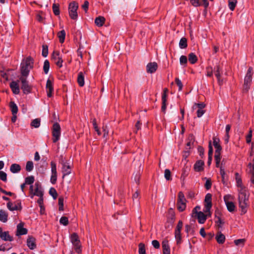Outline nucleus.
<instances>
[{
	"label": "nucleus",
	"mask_w": 254,
	"mask_h": 254,
	"mask_svg": "<svg viewBox=\"0 0 254 254\" xmlns=\"http://www.w3.org/2000/svg\"><path fill=\"white\" fill-rule=\"evenodd\" d=\"M33 60L31 57H28L23 60L21 64V77H27L29 75L30 69L33 68Z\"/></svg>",
	"instance_id": "f257e3e1"
},
{
	"label": "nucleus",
	"mask_w": 254,
	"mask_h": 254,
	"mask_svg": "<svg viewBox=\"0 0 254 254\" xmlns=\"http://www.w3.org/2000/svg\"><path fill=\"white\" fill-rule=\"evenodd\" d=\"M70 241L74 247L75 252L78 254L80 253L81 252L80 241L76 233H73L71 235Z\"/></svg>",
	"instance_id": "f03ea898"
},
{
	"label": "nucleus",
	"mask_w": 254,
	"mask_h": 254,
	"mask_svg": "<svg viewBox=\"0 0 254 254\" xmlns=\"http://www.w3.org/2000/svg\"><path fill=\"white\" fill-rule=\"evenodd\" d=\"M78 4L74 1L70 2L68 6V13L70 17L73 20H76L77 18L78 14L77 10Z\"/></svg>",
	"instance_id": "7ed1b4c3"
},
{
	"label": "nucleus",
	"mask_w": 254,
	"mask_h": 254,
	"mask_svg": "<svg viewBox=\"0 0 254 254\" xmlns=\"http://www.w3.org/2000/svg\"><path fill=\"white\" fill-rule=\"evenodd\" d=\"M53 141L56 143L60 138L61 136V127L59 123L54 124L52 127Z\"/></svg>",
	"instance_id": "20e7f679"
},
{
	"label": "nucleus",
	"mask_w": 254,
	"mask_h": 254,
	"mask_svg": "<svg viewBox=\"0 0 254 254\" xmlns=\"http://www.w3.org/2000/svg\"><path fill=\"white\" fill-rule=\"evenodd\" d=\"M27 77H20L19 80L21 82V88L25 94H28L31 92L32 87L29 84L28 81L27 80Z\"/></svg>",
	"instance_id": "39448f33"
},
{
	"label": "nucleus",
	"mask_w": 254,
	"mask_h": 254,
	"mask_svg": "<svg viewBox=\"0 0 254 254\" xmlns=\"http://www.w3.org/2000/svg\"><path fill=\"white\" fill-rule=\"evenodd\" d=\"M212 195L210 193H207L206 194L205 196V210L204 211L205 213L209 212V215H210V210L212 207V202H211V199H212Z\"/></svg>",
	"instance_id": "423d86ee"
},
{
	"label": "nucleus",
	"mask_w": 254,
	"mask_h": 254,
	"mask_svg": "<svg viewBox=\"0 0 254 254\" xmlns=\"http://www.w3.org/2000/svg\"><path fill=\"white\" fill-rule=\"evenodd\" d=\"M34 186L35 189L34 192H33V194L31 196V198H33L34 195H36L38 196H43L44 192L41 184L37 182L35 184Z\"/></svg>",
	"instance_id": "0eeeda50"
},
{
	"label": "nucleus",
	"mask_w": 254,
	"mask_h": 254,
	"mask_svg": "<svg viewBox=\"0 0 254 254\" xmlns=\"http://www.w3.org/2000/svg\"><path fill=\"white\" fill-rule=\"evenodd\" d=\"M52 58L55 61L56 64L59 67H62L63 66V60L62 58L60 56V53L58 51H54L52 55Z\"/></svg>",
	"instance_id": "6e6552de"
},
{
	"label": "nucleus",
	"mask_w": 254,
	"mask_h": 254,
	"mask_svg": "<svg viewBox=\"0 0 254 254\" xmlns=\"http://www.w3.org/2000/svg\"><path fill=\"white\" fill-rule=\"evenodd\" d=\"M249 195L247 193L245 188H242L239 190V201H247L249 199Z\"/></svg>",
	"instance_id": "1a4fd4ad"
},
{
	"label": "nucleus",
	"mask_w": 254,
	"mask_h": 254,
	"mask_svg": "<svg viewBox=\"0 0 254 254\" xmlns=\"http://www.w3.org/2000/svg\"><path fill=\"white\" fill-rule=\"evenodd\" d=\"M229 196L225 195L224 197V200L225 202L228 210L230 212H233L235 211V205L234 203L232 201L228 200Z\"/></svg>",
	"instance_id": "9d476101"
},
{
	"label": "nucleus",
	"mask_w": 254,
	"mask_h": 254,
	"mask_svg": "<svg viewBox=\"0 0 254 254\" xmlns=\"http://www.w3.org/2000/svg\"><path fill=\"white\" fill-rule=\"evenodd\" d=\"M220 139L217 136H213V144L215 148V153H221L222 150V147L220 144Z\"/></svg>",
	"instance_id": "9b49d317"
},
{
	"label": "nucleus",
	"mask_w": 254,
	"mask_h": 254,
	"mask_svg": "<svg viewBox=\"0 0 254 254\" xmlns=\"http://www.w3.org/2000/svg\"><path fill=\"white\" fill-rule=\"evenodd\" d=\"M158 68L157 64L156 62H151L146 65V71L148 73H153L155 72Z\"/></svg>",
	"instance_id": "f8f14e48"
},
{
	"label": "nucleus",
	"mask_w": 254,
	"mask_h": 254,
	"mask_svg": "<svg viewBox=\"0 0 254 254\" xmlns=\"http://www.w3.org/2000/svg\"><path fill=\"white\" fill-rule=\"evenodd\" d=\"M214 72L215 75L217 77L218 83L219 85H221L223 83V80L221 78V69L219 65H216L214 68Z\"/></svg>",
	"instance_id": "ddd939ff"
},
{
	"label": "nucleus",
	"mask_w": 254,
	"mask_h": 254,
	"mask_svg": "<svg viewBox=\"0 0 254 254\" xmlns=\"http://www.w3.org/2000/svg\"><path fill=\"white\" fill-rule=\"evenodd\" d=\"M0 238L5 241H12L13 238L9 235L8 231L2 232L1 228H0Z\"/></svg>",
	"instance_id": "4468645a"
},
{
	"label": "nucleus",
	"mask_w": 254,
	"mask_h": 254,
	"mask_svg": "<svg viewBox=\"0 0 254 254\" xmlns=\"http://www.w3.org/2000/svg\"><path fill=\"white\" fill-rule=\"evenodd\" d=\"M23 223H20L17 225L16 231L17 236L25 235L27 233L28 230L27 229L23 228Z\"/></svg>",
	"instance_id": "2eb2a0df"
},
{
	"label": "nucleus",
	"mask_w": 254,
	"mask_h": 254,
	"mask_svg": "<svg viewBox=\"0 0 254 254\" xmlns=\"http://www.w3.org/2000/svg\"><path fill=\"white\" fill-rule=\"evenodd\" d=\"M46 87L47 90V96L48 97H51L54 91V88L53 82L50 79H48L47 81Z\"/></svg>",
	"instance_id": "dca6fc26"
},
{
	"label": "nucleus",
	"mask_w": 254,
	"mask_h": 254,
	"mask_svg": "<svg viewBox=\"0 0 254 254\" xmlns=\"http://www.w3.org/2000/svg\"><path fill=\"white\" fill-rule=\"evenodd\" d=\"M175 220V213L173 208H170L168 210V217L167 221L171 225L174 223Z\"/></svg>",
	"instance_id": "f3484780"
},
{
	"label": "nucleus",
	"mask_w": 254,
	"mask_h": 254,
	"mask_svg": "<svg viewBox=\"0 0 254 254\" xmlns=\"http://www.w3.org/2000/svg\"><path fill=\"white\" fill-rule=\"evenodd\" d=\"M63 178L71 173V166L67 162L62 166Z\"/></svg>",
	"instance_id": "a211bd4d"
},
{
	"label": "nucleus",
	"mask_w": 254,
	"mask_h": 254,
	"mask_svg": "<svg viewBox=\"0 0 254 254\" xmlns=\"http://www.w3.org/2000/svg\"><path fill=\"white\" fill-rule=\"evenodd\" d=\"M35 239L32 236H29L27 240V245L31 250H34L36 248Z\"/></svg>",
	"instance_id": "6ab92c4d"
},
{
	"label": "nucleus",
	"mask_w": 254,
	"mask_h": 254,
	"mask_svg": "<svg viewBox=\"0 0 254 254\" xmlns=\"http://www.w3.org/2000/svg\"><path fill=\"white\" fill-rule=\"evenodd\" d=\"M204 162L201 160H198L194 164L193 169L196 172H200L203 170Z\"/></svg>",
	"instance_id": "aec40b11"
},
{
	"label": "nucleus",
	"mask_w": 254,
	"mask_h": 254,
	"mask_svg": "<svg viewBox=\"0 0 254 254\" xmlns=\"http://www.w3.org/2000/svg\"><path fill=\"white\" fill-rule=\"evenodd\" d=\"M194 217H197L198 222L200 224L204 223L207 219V215L204 214V213L201 211H199L198 213H197L196 216Z\"/></svg>",
	"instance_id": "412c9836"
},
{
	"label": "nucleus",
	"mask_w": 254,
	"mask_h": 254,
	"mask_svg": "<svg viewBox=\"0 0 254 254\" xmlns=\"http://www.w3.org/2000/svg\"><path fill=\"white\" fill-rule=\"evenodd\" d=\"M163 254H170V248L168 240H164L162 243Z\"/></svg>",
	"instance_id": "4be33fe9"
},
{
	"label": "nucleus",
	"mask_w": 254,
	"mask_h": 254,
	"mask_svg": "<svg viewBox=\"0 0 254 254\" xmlns=\"http://www.w3.org/2000/svg\"><path fill=\"white\" fill-rule=\"evenodd\" d=\"M10 87L14 94H18L20 92V89L18 83L15 81H12L10 84Z\"/></svg>",
	"instance_id": "5701e85b"
},
{
	"label": "nucleus",
	"mask_w": 254,
	"mask_h": 254,
	"mask_svg": "<svg viewBox=\"0 0 254 254\" xmlns=\"http://www.w3.org/2000/svg\"><path fill=\"white\" fill-rule=\"evenodd\" d=\"M21 166L18 164H12L10 167V171L13 174L18 173L21 171Z\"/></svg>",
	"instance_id": "b1692460"
},
{
	"label": "nucleus",
	"mask_w": 254,
	"mask_h": 254,
	"mask_svg": "<svg viewBox=\"0 0 254 254\" xmlns=\"http://www.w3.org/2000/svg\"><path fill=\"white\" fill-rule=\"evenodd\" d=\"M216 240L218 244H222L225 242V236L221 232H218L216 236Z\"/></svg>",
	"instance_id": "393cba45"
},
{
	"label": "nucleus",
	"mask_w": 254,
	"mask_h": 254,
	"mask_svg": "<svg viewBox=\"0 0 254 254\" xmlns=\"http://www.w3.org/2000/svg\"><path fill=\"white\" fill-rule=\"evenodd\" d=\"M77 81L79 86L82 87L84 86V76L82 72L80 71L78 73Z\"/></svg>",
	"instance_id": "a878e982"
},
{
	"label": "nucleus",
	"mask_w": 254,
	"mask_h": 254,
	"mask_svg": "<svg viewBox=\"0 0 254 254\" xmlns=\"http://www.w3.org/2000/svg\"><path fill=\"white\" fill-rule=\"evenodd\" d=\"M8 214L7 213L2 210H0V221L2 222H6L7 221Z\"/></svg>",
	"instance_id": "bb28decb"
},
{
	"label": "nucleus",
	"mask_w": 254,
	"mask_h": 254,
	"mask_svg": "<svg viewBox=\"0 0 254 254\" xmlns=\"http://www.w3.org/2000/svg\"><path fill=\"white\" fill-rule=\"evenodd\" d=\"M105 21V18L103 16H98L95 19V23L98 27L102 26Z\"/></svg>",
	"instance_id": "cd10ccee"
},
{
	"label": "nucleus",
	"mask_w": 254,
	"mask_h": 254,
	"mask_svg": "<svg viewBox=\"0 0 254 254\" xmlns=\"http://www.w3.org/2000/svg\"><path fill=\"white\" fill-rule=\"evenodd\" d=\"M187 200L185 197V195L182 191H180L178 193V204L180 203H186Z\"/></svg>",
	"instance_id": "c85d7f7f"
},
{
	"label": "nucleus",
	"mask_w": 254,
	"mask_h": 254,
	"mask_svg": "<svg viewBox=\"0 0 254 254\" xmlns=\"http://www.w3.org/2000/svg\"><path fill=\"white\" fill-rule=\"evenodd\" d=\"M7 207L8 209L10 211L21 210L22 209L21 206H20V207H18V206L17 205H14V206H13V203L11 202H8L7 203Z\"/></svg>",
	"instance_id": "c756f323"
},
{
	"label": "nucleus",
	"mask_w": 254,
	"mask_h": 254,
	"mask_svg": "<svg viewBox=\"0 0 254 254\" xmlns=\"http://www.w3.org/2000/svg\"><path fill=\"white\" fill-rule=\"evenodd\" d=\"M197 58L193 53H190L188 56V60L191 64H194L197 61Z\"/></svg>",
	"instance_id": "7c9ffc66"
},
{
	"label": "nucleus",
	"mask_w": 254,
	"mask_h": 254,
	"mask_svg": "<svg viewBox=\"0 0 254 254\" xmlns=\"http://www.w3.org/2000/svg\"><path fill=\"white\" fill-rule=\"evenodd\" d=\"M239 207L241 209V215L244 214L247 212V203L246 201H239Z\"/></svg>",
	"instance_id": "2f4dec72"
},
{
	"label": "nucleus",
	"mask_w": 254,
	"mask_h": 254,
	"mask_svg": "<svg viewBox=\"0 0 254 254\" xmlns=\"http://www.w3.org/2000/svg\"><path fill=\"white\" fill-rule=\"evenodd\" d=\"M9 106L12 112V114H16L18 112V107L16 104L13 101H11L9 103Z\"/></svg>",
	"instance_id": "473e14b6"
},
{
	"label": "nucleus",
	"mask_w": 254,
	"mask_h": 254,
	"mask_svg": "<svg viewBox=\"0 0 254 254\" xmlns=\"http://www.w3.org/2000/svg\"><path fill=\"white\" fill-rule=\"evenodd\" d=\"M188 46L187 40L186 38H182L179 42V47L181 49L186 48Z\"/></svg>",
	"instance_id": "72a5a7b5"
},
{
	"label": "nucleus",
	"mask_w": 254,
	"mask_h": 254,
	"mask_svg": "<svg viewBox=\"0 0 254 254\" xmlns=\"http://www.w3.org/2000/svg\"><path fill=\"white\" fill-rule=\"evenodd\" d=\"M60 5L58 3H54L52 6L53 11L54 14L58 16L60 13Z\"/></svg>",
	"instance_id": "f704fd0d"
},
{
	"label": "nucleus",
	"mask_w": 254,
	"mask_h": 254,
	"mask_svg": "<svg viewBox=\"0 0 254 254\" xmlns=\"http://www.w3.org/2000/svg\"><path fill=\"white\" fill-rule=\"evenodd\" d=\"M58 37L59 38V41L60 43H63L64 42L65 37V32L64 30H63L60 31L58 34Z\"/></svg>",
	"instance_id": "c9c22d12"
},
{
	"label": "nucleus",
	"mask_w": 254,
	"mask_h": 254,
	"mask_svg": "<svg viewBox=\"0 0 254 254\" xmlns=\"http://www.w3.org/2000/svg\"><path fill=\"white\" fill-rule=\"evenodd\" d=\"M40 122L41 120L39 118L34 119L31 123V126L35 128H37L40 127Z\"/></svg>",
	"instance_id": "e433bc0d"
},
{
	"label": "nucleus",
	"mask_w": 254,
	"mask_h": 254,
	"mask_svg": "<svg viewBox=\"0 0 254 254\" xmlns=\"http://www.w3.org/2000/svg\"><path fill=\"white\" fill-rule=\"evenodd\" d=\"M138 253L139 254H146L145 246L143 243H140L138 245Z\"/></svg>",
	"instance_id": "4c0bfd02"
},
{
	"label": "nucleus",
	"mask_w": 254,
	"mask_h": 254,
	"mask_svg": "<svg viewBox=\"0 0 254 254\" xmlns=\"http://www.w3.org/2000/svg\"><path fill=\"white\" fill-rule=\"evenodd\" d=\"M34 165L33 163L31 161H28L26 163V171L27 172H31L33 170Z\"/></svg>",
	"instance_id": "58836bf2"
},
{
	"label": "nucleus",
	"mask_w": 254,
	"mask_h": 254,
	"mask_svg": "<svg viewBox=\"0 0 254 254\" xmlns=\"http://www.w3.org/2000/svg\"><path fill=\"white\" fill-rule=\"evenodd\" d=\"M50 68V63L48 60H46L44 61L43 70L45 74H47Z\"/></svg>",
	"instance_id": "ea45409f"
},
{
	"label": "nucleus",
	"mask_w": 254,
	"mask_h": 254,
	"mask_svg": "<svg viewBox=\"0 0 254 254\" xmlns=\"http://www.w3.org/2000/svg\"><path fill=\"white\" fill-rule=\"evenodd\" d=\"M34 177L33 176H30L26 177L25 179V183L26 185H32L34 182Z\"/></svg>",
	"instance_id": "a19ab883"
},
{
	"label": "nucleus",
	"mask_w": 254,
	"mask_h": 254,
	"mask_svg": "<svg viewBox=\"0 0 254 254\" xmlns=\"http://www.w3.org/2000/svg\"><path fill=\"white\" fill-rule=\"evenodd\" d=\"M228 2L230 9L232 11L234 10L237 2V0H229Z\"/></svg>",
	"instance_id": "79ce46f5"
},
{
	"label": "nucleus",
	"mask_w": 254,
	"mask_h": 254,
	"mask_svg": "<svg viewBox=\"0 0 254 254\" xmlns=\"http://www.w3.org/2000/svg\"><path fill=\"white\" fill-rule=\"evenodd\" d=\"M215 160L216 162V167H219V164L221 161V153H215Z\"/></svg>",
	"instance_id": "37998d69"
},
{
	"label": "nucleus",
	"mask_w": 254,
	"mask_h": 254,
	"mask_svg": "<svg viewBox=\"0 0 254 254\" xmlns=\"http://www.w3.org/2000/svg\"><path fill=\"white\" fill-rule=\"evenodd\" d=\"M162 105L161 107V110L162 112H165L166 109V102L167 99H166V95H164L162 96Z\"/></svg>",
	"instance_id": "c03bdc74"
},
{
	"label": "nucleus",
	"mask_w": 254,
	"mask_h": 254,
	"mask_svg": "<svg viewBox=\"0 0 254 254\" xmlns=\"http://www.w3.org/2000/svg\"><path fill=\"white\" fill-rule=\"evenodd\" d=\"M49 194L53 196L54 199H56L57 198L58 193L55 188H51L50 189Z\"/></svg>",
	"instance_id": "a18cd8bd"
},
{
	"label": "nucleus",
	"mask_w": 254,
	"mask_h": 254,
	"mask_svg": "<svg viewBox=\"0 0 254 254\" xmlns=\"http://www.w3.org/2000/svg\"><path fill=\"white\" fill-rule=\"evenodd\" d=\"M42 56L44 57H47L48 55V46L47 45L42 46Z\"/></svg>",
	"instance_id": "49530a36"
},
{
	"label": "nucleus",
	"mask_w": 254,
	"mask_h": 254,
	"mask_svg": "<svg viewBox=\"0 0 254 254\" xmlns=\"http://www.w3.org/2000/svg\"><path fill=\"white\" fill-rule=\"evenodd\" d=\"M60 223L64 226H67L68 224V218L65 216H62L60 220Z\"/></svg>",
	"instance_id": "de8ad7c7"
},
{
	"label": "nucleus",
	"mask_w": 254,
	"mask_h": 254,
	"mask_svg": "<svg viewBox=\"0 0 254 254\" xmlns=\"http://www.w3.org/2000/svg\"><path fill=\"white\" fill-rule=\"evenodd\" d=\"M235 176H236V181H237L238 187H240L241 189L242 188H244L242 186V179L240 177H239V174L238 173H235Z\"/></svg>",
	"instance_id": "09e8293b"
},
{
	"label": "nucleus",
	"mask_w": 254,
	"mask_h": 254,
	"mask_svg": "<svg viewBox=\"0 0 254 254\" xmlns=\"http://www.w3.org/2000/svg\"><path fill=\"white\" fill-rule=\"evenodd\" d=\"M171 174V171L169 169H165L164 172V176L167 180L170 181L172 180Z\"/></svg>",
	"instance_id": "8fccbe9b"
},
{
	"label": "nucleus",
	"mask_w": 254,
	"mask_h": 254,
	"mask_svg": "<svg viewBox=\"0 0 254 254\" xmlns=\"http://www.w3.org/2000/svg\"><path fill=\"white\" fill-rule=\"evenodd\" d=\"M180 62L181 64L186 66L188 63L187 57L185 56H181L180 58Z\"/></svg>",
	"instance_id": "3c124183"
},
{
	"label": "nucleus",
	"mask_w": 254,
	"mask_h": 254,
	"mask_svg": "<svg viewBox=\"0 0 254 254\" xmlns=\"http://www.w3.org/2000/svg\"><path fill=\"white\" fill-rule=\"evenodd\" d=\"M205 179H206V181L205 182L204 186H205V189L207 190H208L211 188V186H212L211 180L210 178L206 179V178H205Z\"/></svg>",
	"instance_id": "603ef678"
},
{
	"label": "nucleus",
	"mask_w": 254,
	"mask_h": 254,
	"mask_svg": "<svg viewBox=\"0 0 254 254\" xmlns=\"http://www.w3.org/2000/svg\"><path fill=\"white\" fill-rule=\"evenodd\" d=\"M0 179L6 182L7 181V174L3 171H0Z\"/></svg>",
	"instance_id": "864d4df0"
},
{
	"label": "nucleus",
	"mask_w": 254,
	"mask_h": 254,
	"mask_svg": "<svg viewBox=\"0 0 254 254\" xmlns=\"http://www.w3.org/2000/svg\"><path fill=\"white\" fill-rule=\"evenodd\" d=\"M52 174H57L56 164L53 161L51 162Z\"/></svg>",
	"instance_id": "5fc2aeb1"
},
{
	"label": "nucleus",
	"mask_w": 254,
	"mask_h": 254,
	"mask_svg": "<svg viewBox=\"0 0 254 254\" xmlns=\"http://www.w3.org/2000/svg\"><path fill=\"white\" fill-rule=\"evenodd\" d=\"M186 208V203H177V208L180 212L184 211Z\"/></svg>",
	"instance_id": "6e6d98bb"
},
{
	"label": "nucleus",
	"mask_w": 254,
	"mask_h": 254,
	"mask_svg": "<svg viewBox=\"0 0 254 254\" xmlns=\"http://www.w3.org/2000/svg\"><path fill=\"white\" fill-rule=\"evenodd\" d=\"M39 198L37 200V203H38L40 207V211L42 212V209H44L43 205V196H39Z\"/></svg>",
	"instance_id": "4d7b16f0"
},
{
	"label": "nucleus",
	"mask_w": 254,
	"mask_h": 254,
	"mask_svg": "<svg viewBox=\"0 0 254 254\" xmlns=\"http://www.w3.org/2000/svg\"><path fill=\"white\" fill-rule=\"evenodd\" d=\"M208 148H209L208 153V157H212L213 149V147H212V145L211 141H209V142Z\"/></svg>",
	"instance_id": "13d9d810"
},
{
	"label": "nucleus",
	"mask_w": 254,
	"mask_h": 254,
	"mask_svg": "<svg viewBox=\"0 0 254 254\" xmlns=\"http://www.w3.org/2000/svg\"><path fill=\"white\" fill-rule=\"evenodd\" d=\"M175 82L178 86L179 87V91H181L183 87V85L181 81L179 79V78H176Z\"/></svg>",
	"instance_id": "bf43d9fd"
},
{
	"label": "nucleus",
	"mask_w": 254,
	"mask_h": 254,
	"mask_svg": "<svg viewBox=\"0 0 254 254\" xmlns=\"http://www.w3.org/2000/svg\"><path fill=\"white\" fill-rule=\"evenodd\" d=\"M57 180V174H52L50 181L52 184H55Z\"/></svg>",
	"instance_id": "052dcab7"
},
{
	"label": "nucleus",
	"mask_w": 254,
	"mask_h": 254,
	"mask_svg": "<svg viewBox=\"0 0 254 254\" xmlns=\"http://www.w3.org/2000/svg\"><path fill=\"white\" fill-rule=\"evenodd\" d=\"M215 223L217 224V226L219 228H221L222 227V225L224 224V222L221 220L220 216H217V220L215 221Z\"/></svg>",
	"instance_id": "680f3d73"
},
{
	"label": "nucleus",
	"mask_w": 254,
	"mask_h": 254,
	"mask_svg": "<svg viewBox=\"0 0 254 254\" xmlns=\"http://www.w3.org/2000/svg\"><path fill=\"white\" fill-rule=\"evenodd\" d=\"M252 137V130H250L248 134L246 136V142L247 143H250L251 142Z\"/></svg>",
	"instance_id": "e2e57ef3"
},
{
	"label": "nucleus",
	"mask_w": 254,
	"mask_h": 254,
	"mask_svg": "<svg viewBox=\"0 0 254 254\" xmlns=\"http://www.w3.org/2000/svg\"><path fill=\"white\" fill-rule=\"evenodd\" d=\"M252 81V76L251 74H248V75H246L244 79V83L247 84H251Z\"/></svg>",
	"instance_id": "0e129e2a"
},
{
	"label": "nucleus",
	"mask_w": 254,
	"mask_h": 254,
	"mask_svg": "<svg viewBox=\"0 0 254 254\" xmlns=\"http://www.w3.org/2000/svg\"><path fill=\"white\" fill-rule=\"evenodd\" d=\"M190 3L194 6L197 7L201 5V3L199 0H190Z\"/></svg>",
	"instance_id": "69168bd1"
},
{
	"label": "nucleus",
	"mask_w": 254,
	"mask_h": 254,
	"mask_svg": "<svg viewBox=\"0 0 254 254\" xmlns=\"http://www.w3.org/2000/svg\"><path fill=\"white\" fill-rule=\"evenodd\" d=\"M245 242V240L244 239H240L235 240L234 241V243L236 245L238 246L240 244L244 245Z\"/></svg>",
	"instance_id": "338daca9"
},
{
	"label": "nucleus",
	"mask_w": 254,
	"mask_h": 254,
	"mask_svg": "<svg viewBox=\"0 0 254 254\" xmlns=\"http://www.w3.org/2000/svg\"><path fill=\"white\" fill-rule=\"evenodd\" d=\"M200 209V207L199 206H196L192 210V217L196 216L197 213H198L197 210H199Z\"/></svg>",
	"instance_id": "774afa93"
}]
</instances>
